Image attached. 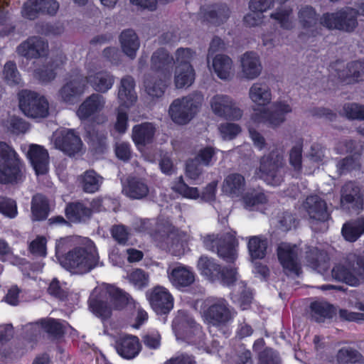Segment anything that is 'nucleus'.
Segmentation results:
<instances>
[{"instance_id": "f257e3e1", "label": "nucleus", "mask_w": 364, "mask_h": 364, "mask_svg": "<svg viewBox=\"0 0 364 364\" xmlns=\"http://www.w3.org/2000/svg\"><path fill=\"white\" fill-rule=\"evenodd\" d=\"M292 110L291 105L286 100H277L270 108L255 110L248 125L249 134L255 146L261 150L266 142L264 137L252 127V124L264 123L270 128H278L285 122L286 115L291 113Z\"/></svg>"}, {"instance_id": "f03ea898", "label": "nucleus", "mask_w": 364, "mask_h": 364, "mask_svg": "<svg viewBox=\"0 0 364 364\" xmlns=\"http://www.w3.org/2000/svg\"><path fill=\"white\" fill-rule=\"evenodd\" d=\"M99 262V255L92 241L85 238L80 246L68 252L61 262L66 269L84 274L95 268Z\"/></svg>"}, {"instance_id": "7ed1b4c3", "label": "nucleus", "mask_w": 364, "mask_h": 364, "mask_svg": "<svg viewBox=\"0 0 364 364\" xmlns=\"http://www.w3.org/2000/svg\"><path fill=\"white\" fill-rule=\"evenodd\" d=\"M24 166L15 149L0 141V183H12L22 181Z\"/></svg>"}, {"instance_id": "20e7f679", "label": "nucleus", "mask_w": 364, "mask_h": 364, "mask_svg": "<svg viewBox=\"0 0 364 364\" xmlns=\"http://www.w3.org/2000/svg\"><path fill=\"white\" fill-rule=\"evenodd\" d=\"M203 100V95L198 92L181 98L176 99L169 107V116L175 123L186 124L198 112Z\"/></svg>"}, {"instance_id": "39448f33", "label": "nucleus", "mask_w": 364, "mask_h": 364, "mask_svg": "<svg viewBox=\"0 0 364 364\" xmlns=\"http://www.w3.org/2000/svg\"><path fill=\"white\" fill-rule=\"evenodd\" d=\"M284 164L283 149H275L261 159L260 166L256 171V175L267 184L277 186L283 181L280 169Z\"/></svg>"}, {"instance_id": "423d86ee", "label": "nucleus", "mask_w": 364, "mask_h": 364, "mask_svg": "<svg viewBox=\"0 0 364 364\" xmlns=\"http://www.w3.org/2000/svg\"><path fill=\"white\" fill-rule=\"evenodd\" d=\"M18 106L21 112L33 119L46 118L49 114V103L42 95L23 90L18 94Z\"/></svg>"}, {"instance_id": "0eeeda50", "label": "nucleus", "mask_w": 364, "mask_h": 364, "mask_svg": "<svg viewBox=\"0 0 364 364\" xmlns=\"http://www.w3.org/2000/svg\"><path fill=\"white\" fill-rule=\"evenodd\" d=\"M203 243L207 250L216 252L218 255L227 262H233L237 257L236 247L238 242L235 237L227 233L222 237L207 235Z\"/></svg>"}, {"instance_id": "6e6552de", "label": "nucleus", "mask_w": 364, "mask_h": 364, "mask_svg": "<svg viewBox=\"0 0 364 364\" xmlns=\"http://www.w3.org/2000/svg\"><path fill=\"white\" fill-rule=\"evenodd\" d=\"M235 312L228 302L222 298L210 300L208 309L204 312L205 321L213 326L223 327L234 318Z\"/></svg>"}, {"instance_id": "1a4fd4ad", "label": "nucleus", "mask_w": 364, "mask_h": 364, "mask_svg": "<svg viewBox=\"0 0 364 364\" xmlns=\"http://www.w3.org/2000/svg\"><path fill=\"white\" fill-rule=\"evenodd\" d=\"M209 104L211 112L217 117L237 121L243 115V111L238 106L237 102L229 95H215L210 98Z\"/></svg>"}, {"instance_id": "9d476101", "label": "nucleus", "mask_w": 364, "mask_h": 364, "mask_svg": "<svg viewBox=\"0 0 364 364\" xmlns=\"http://www.w3.org/2000/svg\"><path fill=\"white\" fill-rule=\"evenodd\" d=\"M357 16L356 9L346 7L335 13L324 14L321 18V23L331 29L351 32L358 26Z\"/></svg>"}, {"instance_id": "9b49d317", "label": "nucleus", "mask_w": 364, "mask_h": 364, "mask_svg": "<svg viewBox=\"0 0 364 364\" xmlns=\"http://www.w3.org/2000/svg\"><path fill=\"white\" fill-rule=\"evenodd\" d=\"M332 277L350 286H358L364 282V258L358 257L353 264L336 265L332 270Z\"/></svg>"}, {"instance_id": "f8f14e48", "label": "nucleus", "mask_w": 364, "mask_h": 364, "mask_svg": "<svg viewBox=\"0 0 364 364\" xmlns=\"http://www.w3.org/2000/svg\"><path fill=\"white\" fill-rule=\"evenodd\" d=\"M146 297L153 310L158 314H168L173 307V298L169 291L161 286L146 292Z\"/></svg>"}, {"instance_id": "ddd939ff", "label": "nucleus", "mask_w": 364, "mask_h": 364, "mask_svg": "<svg viewBox=\"0 0 364 364\" xmlns=\"http://www.w3.org/2000/svg\"><path fill=\"white\" fill-rule=\"evenodd\" d=\"M239 75L241 78L253 80L259 77L263 70L259 55L253 51H247L241 55L238 60Z\"/></svg>"}, {"instance_id": "4468645a", "label": "nucleus", "mask_w": 364, "mask_h": 364, "mask_svg": "<svg viewBox=\"0 0 364 364\" xmlns=\"http://www.w3.org/2000/svg\"><path fill=\"white\" fill-rule=\"evenodd\" d=\"M299 249L296 245L282 243L277 249L279 260L288 275L299 276L301 267L298 261Z\"/></svg>"}, {"instance_id": "2eb2a0df", "label": "nucleus", "mask_w": 364, "mask_h": 364, "mask_svg": "<svg viewBox=\"0 0 364 364\" xmlns=\"http://www.w3.org/2000/svg\"><path fill=\"white\" fill-rule=\"evenodd\" d=\"M55 148L65 154L72 156L80 153L82 148V142L80 136L73 129H63L54 139Z\"/></svg>"}, {"instance_id": "dca6fc26", "label": "nucleus", "mask_w": 364, "mask_h": 364, "mask_svg": "<svg viewBox=\"0 0 364 364\" xmlns=\"http://www.w3.org/2000/svg\"><path fill=\"white\" fill-rule=\"evenodd\" d=\"M87 88V85L83 75H73L58 90V97L63 102L73 103L77 97L85 93Z\"/></svg>"}, {"instance_id": "f3484780", "label": "nucleus", "mask_w": 364, "mask_h": 364, "mask_svg": "<svg viewBox=\"0 0 364 364\" xmlns=\"http://www.w3.org/2000/svg\"><path fill=\"white\" fill-rule=\"evenodd\" d=\"M207 61L210 72L215 75L220 80L230 81L234 77V63L228 55L217 54L212 58L207 59Z\"/></svg>"}, {"instance_id": "a211bd4d", "label": "nucleus", "mask_w": 364, "mask_h": 364, "mask_svg": "<svg viewBox=\"0 0 364 364\" xmlns=\"http://www.w3.org/2000/svg\"><path fill=\"white\" fill-rule=\"evenodd\" d=\"M16 52L28 59L42 58L48 55V44L41 37L32 36L22 42Z\"/></svg>"}, {"instance_id": "6ab92c4d", "label": "nucleus", "mask_w": 364, "mask_h": 364, "mask_svg": "<svg viewBox=\"0 0 364 364\" xmlns=\"http://www.w3.org/2000/svg\"><path fill=\"white\" fill-rule=\"evenodd\" d=\"M302 208L312 220L324 222L329 218L327 204L318 196H308L302 204Z\"/></svg>"}, {"instance_id": "aec40b11", "label": "nucleus", "mask_w": 364, "mask_h": 364, "mask_svg": "<svg viewBox=\"0 0 364 364\" xmlns=\"http://www.w3.org/2000/svg\"><path fill=\"white\" fill-rule=\"evenodd\" d=\"M84 77L86 80V85L89 83L94 90L101 93L107 92L114 83V77L105 70L89 68L87 75Z\"/></svg>"}, {"instance_id": "412c9836", "label": "nucleus", "mask_w": 364, "mask_h": 364, "mask_svg": "<svg viewBox=\"0 0 364 364\" xmlns=\"http://www.w3.org/2000/svg\"><path fill=\"white\" fill-rule=\"evenodd\" d=\"M341 203L343 207L355 211L362 210L363 197L360 187L351 181L346 183L341 190Z\"/></svg>"}, {"instance_id": "4be33fe9", "label": "nucleus", "mask_w": 364, "mask_h": 364, "mask_svg": "<svg viewBox=\"0 0 364 364\" xmlns=\"http://www.w3.org/2000/svg\"><path fill=\"white\" fill-rule=\"evenodd\" d=\"M105 98L99 93H93L86 97L77 109V116L81 120H85L90 117L100 113L105 107Z\"/></svg>"}, {"instance_id": "5701e85b", "label": "nucleus", "mask_w": 364, "mask_h": 364, "mask_svg": "<svg viewBox=\"0 0 364 364\" xmlns=\"http://www.w3.org/2000/svg\"><path fill=\"white\" fill-rule=\"evenodd\" d=\"M170 282L177 289L187 287L195 281L194 272L188 267L177 265L167 270Z\"/></svg>"}, {"instance_id": "b1692460", "label": "nucleus", "mask_w": 364, "mask_h": 364, "mask_svg": "<svg viewBox=\"0 0 364 364\" xmlns=\"http://www.w3.org/2000/svg\"><path fill=\"white\" fill-rule=\"evenodd\" d=\"M27 156L36 174H44L48 169V153L43 146L31 144Z\"/></svg>"}, {"instance_id": "393cba45", "label": "nucleus", "mask_w": 364, "mask_h": 364, "mask_svg": "<svg viewBox=\"0 0 364 364\" xmlns=\"http://www.w3.org/2000/svg\"><path fill=\"white\" fill-rule=\"evenodd\" d=\"M173 329L177 338L183 336L190 337L191 334L200 332V328L193 318L183 311H179L175 317L173 321Z\"/></svg>"}, {"instance_id": "a878e982", "label": "nucleus", "mask_w": 364, "mask_h": 364, "mask_svg": "<svg viewBox=\"0 0 364 364\" xmlns=\"http://www.w3.org/2000/svg\"><path fill=\"white\" fill-rule=\"evenodd\" d=\"M248 97L258 107H266L272 100V90L264 82H254L249 88Z\"/></svg>"}, {"instance_id": "bb28decb", "label": "nucleus", "mask_w": 364, "mask_h": 364, "mask_svg": "<svg viewBox=\"0 0 364 364\" xmlns=\"http://www.w3.org/2000/svg\"><path fill=\"white\" fill-rule=\"evenodd\" d=\"M134 80L131 76H125L121 80L118 91V100L121 107H129L137 99L134 90Z\"/></svg>"}, {"instance_id": "cd10ccee", "label": "nucleus", "mask_w": 364, "mask_h": 364, "mask_svg": "<svg viewBox=\"0 0 364 364\" xmlns=\"http://www.w3.org/2000/svg\"><path fill=\"white\" fill-rule=\"evenodd\" d=\"M116 349L119 355L127 359L136 356L141 349L137 337L125 336L120 337L116 342Z\"/></svg>"}, {"instance_id": "c85d7f7f", "label": "nucleus", "mask_w": 364, "mask_h": 364, "mask_svg": "<svg viewBox=\"0 0 364 364\" xmlns=\"http://www.w3.org/2000/svg\"><path fill=\"white\" fill-rule=\"evenodd\" d=\"M122 52L131 59H134L140 47V41L133 30H125L119 36Z\"/></svg>"}, {"instance_id": "c756f323", "label": "nucleus", "mask_w": 364, "mask_h": 364, "mask_svg": "<svg viewBox=\"0 0 364 364\" xmlns=\"http://www.w3.org/2000/svg\"><path fill=\"white\" fill-rule=\"evenodd\" d=\"M245 180L239 173H230L223 181L222 191L231 197L239 196L245 190Z\"/></svg>"}, {"instance_id": "7c9ffc66", "label": "nucleus", "mask_w": 364, "mask_h": 364, "mask_svg": "<svg viewBox=\"0 0 364 364\" xmlns=\"http://www.w3.org/2000/svg\"><path fill=\"white\" fill-rule=\"evenodd\" d=\"M173 78L174 85L177 89L189 87L196 78L193 66H176Z\"/></svg>"}, {"instance_id": "2f4dec72", "label": "nucleus", "mask_w": 364, "mask_h": 364, "mask_svg": "<svg viewBox=\"0 0 364 364\" xmlns=\"http://www.w3.org/2000/svg\"><path fill=\"white\" fill-rule=\"evenodd\" d=\"M173 58L164 49L157 50L151 56L152 70L161 72L164 77H169V70Z\"/></svg>"}, {"instance_id": "473e14b6", "label": "nucleus", "mask_w": 364, "mask_h": 364, "mask_svg": "<svg viewBox=\"0 0 364 364\" xmlns=\"http://www.w3.org/2000/svg\"><path fill=\"white\" fill-rule=\"evenodd\" d=\"M338 77L348 82L364 80V63L354 61L347 64L346 67L338 73Z\"/></svg>"}, {"instance_id": "72a5a7b5", "label": "nucleus", "mask_w": 364, "mask_h": 364, "mask_svg": "<svg viewBox=\"0 0 364 364\" xmlns=\"http://www.w3.org/2000/svg\"><path fill=\"white\" fill-rule=\"evenodd\" d=\"M197 267L200 273L207 279L212 281L219 279L221 268L213 259L201 256L198 261Z\"/></svg>"}, {"instance_id": "f704fd0d", "label": "nucleus", "mask_w": 364, "mask_h": 364, "mask_svg": "<svg viewBox=\"0 0 364 364\" xmlns=\"http://www.w3.org/2000/svg\"><path fill=\"white\" fill-rule=\"evenodd\" d=\"M155 128L151 123L136 125L132 129V139L136 146H144L151 142Z\"/></svg>"}, {"instance_id": "c9c22d12", "label": "nucleus", "mask_w": 364, "mask_h": 364, "mask_svg": "<svg viewBox=\"0 0 364 364\" xmlns=\"http://www.w3.org/2000/svg\"><path fill=\"white\" fill-rule=\"evenodd\" d=\"M148 186L141 179L132 178L123 188V193L130 198L141 199L149 193Z\"/></svg>"}, {"instance_id": "e433bc0d", "label": "nucleus", "mask_w": 364, "mask_h": 364, "mask_svg": "<svg viewBox=\"0 0 364 364\" xmlns=\"http://www.w3.org/2000/svg\"><path fill=\"white\" fill-rule=\"evenodd\" d=\"M310 315L316 322H324L326 319L331 318L333 316V307L324 301H316L310 306Z\"/></svg>"}, {"instance_id": "4c0bfd02", "label": "nucleus", "mask_w": 364, "mask_h": 364, "mask_svg": "<svg viewBox=\"0 0 364 364\" xmlns=\"http://www.w3.org/2000/svg\"><path fill=\"white\" fill-rule=\"evenodd\" d=\"M267 247V240L260 236H252L247 238V248L252 261L264 258Z\"/></svg>"}, {"instance_id": "58836bf2", "label": "nucleus", "mask_w": 364, "mask_h": 364, "mask_svg": "<svg viewBox=\"0 0 364 364\" xmlns=\"http://www.w3.org/2000/svg\"><path fill=\"white\" fill-rule=\"evenodd\" d=\"M49 212L48 202L41 194L35 195L31 201V213L33 220H45Z\"/></svg>"}, {"instance_id": "ea45409f", "label": "nucleus", "mask_w": 364, "mask_h": 364, "mask_svg": "<svg viewBox=\"0 0 364 364\" xmlns=\"http://www.w3.org/2000/svg\"><path fill=\"white\" fill-rule=\"evenodd\" d=\"M230 13V9L225 4L214 5L208 8L205 16L210 23L219 25L228 20Z\"/></svg>"}, {"instance_id": "a19ab883", "label": "nucleus", "mask_w": 364, "mask_h": 364, "mask_svg": "<svg viewBox=\"0 0 364 364\" xmlns=\"http://www.w3.org/2000/svg\"><path fill=\"white\" fill-rule=\"evenodd\" d=\"M166 87L165 80L159 76H149L144 81L145 91L152 98H159L164 94Z\"/></svg>"}, {"instance_id": "79ce46f5", "label": "nucleus", "mask_w": 364, "mask_h": 364, "mask_svg": "<svg viewBox=\"0 0 364 364\" xmlns=\"http://www.w3.org/2000/svg\"><path fill=\"white\" fill-rule=\"evenodd\" d=\"M364 233V218L343 225L342 235L349 242H355Z\"/></svg>"}, {"instance_id": "37998d69", "label": "nucleus", "mask_w": 364, "mask_h": 364, "mask_svg": "<svg viewBox=\"0 0 364 364\" xmlns=\"http://www.w3.org/2000/svg\"><path fill=\"white\" fill-rule=\"evenodd\" d=\"M65 213L68 218L72 222H81L88 219L91 215V210L81 203L69 204Z\"/></svg>"}, {"instance_id": "c03bdc74", "label": "nucleus", "mask_w": 364, "mask_h": 364, "mask_svg": "<svg viewBox=\"0 0 364 364\" xmlns=\"http://www.w3.org/2000/svg\"><path fill=\"white\" fill-rule=\"evenodd\" d=\"M291 14L292 9L291 8L283 6L271 13L270 18L277 21L282 28L291 30L294 26Z\"/></svg>"}, {"instance_id": "a18cd8bd", "label": "nucleus", "mask_w": 364, "mask_h": 364, "mask_svg": "<svg viewBox=\"0 0 364 364\" xmlns=\"http://www.w3.org/2000/svg\"><path fill=\"white\" fill-rule=\"evenodd\" d=\"M80 185L87 193H95L98 191L102 183V178L95 171H85L80 178Z\"/></svg>"}, {"instance_id": "49530a36", "label": "nucleus", "mask_w": 364, "mask_h": 364, "mask_svg": "<svg viewBox=\"0 0 364 364\" xmlns=\"http://www.w3.org/2000/svg\"><path fill=\"white\" fill-rule=\"evenodd\" d=\"M3 79L9 86H16L22 84V78L15 63L9 61L4 65Z\"/></svg>"}, {"instance_id": "de8ad7c7", "label": "nucleus", "mask_w": 364, "mask_h": 364, "mask_svg": "<svg viewBox=\"0 0 364 364\" xmlns=\"http://www.w3.org/2000/svg\"><path fill=\"white\" fill-rule=\"evenodd\" d=\"M197 58L198 55L193 49L190 48H180L176 50L173 61H174L176 66L192 65V63Z\"/></svg>"}, {"instance_id": "09e8293b", "label": "nucleus", "mask_w": 364, "mask_h": 364, "mask_svg": "<svg viewBox=\"0 0 364 364\" xmlns=\"http://www.w3.org/2000/svg\"><path fill=\"white\" fill-rule=\"evenodd\" d=\"M361 360V354L349 347L342 348L336 355V360L339 364L355 363L360 362Z\"/></svg>"}, {"instance_id": "8fccbe9b", "label": "nucleus", "mask_w": 364, "mask_h": 364, "mask_svg": "<svg viewBox=\"0 0 364 364\" xmlns=\"http://www.w3.org/2000/svg\"><path fill=\"white\" fill-rule=\"evenodd\" d=\"M328 151L319 144H314L306 154L307 159L312 164H322L328 159Z\"/></svg>"}, {"instance_id": "3c124183", "label": "nucleus", "mask_w": 364, "mask_h": 364, "mask_svg": "<svg viewBox=\"0 0 364 364\" xmlns=\"http://www.w3.org/2000/svg\"><path fill=\"white\" fill-rule=\"evenodd\" d=\"M218 131L223 140H232L240 134L242 128L235 123L223 122L218 126Z\"/></svg>"}, {"instance_id": "603ef678", "label": "nucleus", "mask_w": 364, "mask_h": 364, "mask_svg": "<svg viewBox=\"0 0 364 364\" xmlns=\"http://www.w3.org/2000/svg\"><path fill=\"white\" fill-rule=\"evenodd\" d=\"M299 19L304 28L314 26L317 20L315 11L310 6H304L299 10Z\"/></svg>"}, {"instance_id": "864d4df0", "label": "nucleus", "mask_w": 364, "mask_h": 364, "mask_svg": "<svg viewBox=\"0 0 364 364\" xmlns=\"http://www.w3.org/2000/svg\"><path fill=\"white\" fill-rule=\"evenodd\" d=\"M360 166V154H355L338 161L336 164L338 172L342 174L345 172L355 169Z\"/></svg>"}, {"instance_id": "5fc2aeb1", "label": "nucleus", "mask_w": 364, "mask_h": 364, "mask_svg": "<svg viewBox=\"0 0 364 364\" xmlns=\"http://www.w3.org/2000/svg\"><path fill=\"white\" fill-rule=\"evenodd\" d=\"M129 282L138 289H141L149 284V275L140 269H136L130 272L128 276Z\"/></svg>"}, {"instance_id": "6e6d98bb", "label": "nucleus", "mask_w": 364, "mask_h": 364, "mask_svg": "<svg viewBox=\"0 0 364 364\" xmlns=\"http://www.w3.org/2000/svg\"><path fill=\"white\" fill-rule=\"evenodd\" d=\"M258 364H282L278 353L272 348H265L257 355Z\"/></svg>"}, {"instance_id": "4d7b16f0", "label": "nucleus", "mask_w": 364, "mask_h": 364, "mask_svg": "<svg viewBox=\"0 0 364 364\" xmlns=\"http://www.w3.org/2000/svg\"><path fill=\"white\" fill-rule=\"evenodd\" d=\"M186 237V236L185 234L179 232L178 230L176 232H171L166 240V243L169 246L170 250H172L174 252H180L184 246Z\"/></svg>"}, {"instance_id": "13d9d810", "label": "nucleus", "mask_w": 364, "mask_h": 364, "mask_svg": "<svg viewBox=\"0 0 364 364\" xmlns=\"http://www.w3.org/2000/svg\"><path fill=\"white\" fill-rule=\"evenodd\" d=\"M6 127L14 134L25 133L28 129V124L21 118L11 117L6 123Z\"/></svg>"}, {"instance_id": "bf43d9fd", "label": "nucleus", "mask_w": 364, "mask_h": 364, "mask_svg": "<svg viewBox=\"0 0 364 364\" xmlns=\"http://www.w3.org/2000/svg\"><path fill=\"white\" fill-rule=\"evenodd\" d=\"M90 308L92 312L102 318H107L111 316L112 309L107 306L106 302L91 299L90 301Z\"/></svg>"}, {"instance_id": "052dcab7", "label": "nucleus", "mask_w": 364, "mask_h": 364, "mask_svg": "<svg viewBox=\"0 0 364 364\" xmlns=\"http://www.w3.org/2000/svg\"><path fill=\"white\" fill-rule=\"evenodd\" d=\"M36 6L40 14L55 15L59 9V3L56 0H36Z\"/></svg>"}, {"instance_id": "680f3d73", "label": "nucleus", "mask_w": 364, "mask_h": 364, "mask_svg": "<svg viewBox=\"0 0 364 364\" xmlns=\"http://www.w3.org/2000/svg\"><path fill=\"white\" fill-rule=\"evenodd\" d=\"M245 208L251 210L255 206L259 204L265 203L267 200V197L263 193L252 192L246 194L243 198Z\"/></svg>"}, {"instance_id": "e2e57ef3", "label": "nucleus", "mask_w": 364, "mask_h": 364, "mask_svg": "<svg viewBox=\"0 0 364 364\" xmlns=\"http://www.w3.org/2000/svg\"><path fill=\"white\" fill-rule=\"evenodd\" d=\"M107 292L118 306H122L129 301V294L114 286H108Z\"/></svg>"}, {"instance_id": "0e129e2a", "label": "nucleus", "mask_w": 364, "mask_h": 364, "mask_svg": "<svg viewBox=\"0 0 364 364\" xmlns=\"http://www.w3.org/2000/svg\"><path fill=\"white\" fill-rule=\"evenodd\" d=\"M215 149L210 146H207L198 151L196 160L205 166H210L213 164V161L215 160Z\"/></svg>"}, {"instance_id": "69168bd1", "label": "nucleus", "mask_w": 364, "mask_h": 364, "mask_svg": "<svg viewBox=\"0 0 364 364\" xmlns=\"http://www.w3.org/2000/svg\"><path fill=\"white\" fill-rule=\"evenodd\" d=\"M343 113L349 119L364 120V105L355 103L346 104L343 106Z\"/></svg>"}, {"instance_id": "338daca9", "label": "nucleus", "mask_w": 364, "mask_h": 364, "mask_svg": "<svg viewBox=\"0 0 364 364\" xmlns=\"http://www.w3.org/2000/svg\"><path fill=\"white\" fill-rule=\"evenodd\" d=\"M289 163L296 171H300L302 166V146L294 145L289 152Z\"/></svg>"}, {"instance_id": "774afa93", "label": "nucleus", "mask_w": 364, "mask_h": 364, "mask_svg": "<svg viewBox=\"0 0 364 364\" xmlns=\"http://www.w3.org/2000/svg\"><path fill=\"white\" fill-rule=\"evenodd\" d=\"M0 212L9 218H14L17 215L16 202L11 199L0 196Z\"/></svg>"}]
</instances>
